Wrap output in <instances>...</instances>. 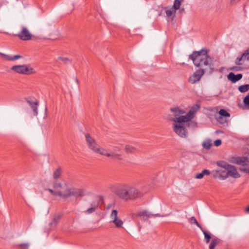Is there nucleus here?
Returning <instances> with one entry per match:
<instances>
[{
	"label": "nucleus",
	"instance_id": "obj_1",
	"mask_svg": "<svg viewBox=\"0 0 249 249\" xmlns=\"http://www.w3.org/2000/svg\"><path fill=\"white\" fill-rule=\"evenodd\" d=\"M195 66L199 69L196 71L189 79V82L194 84L199 81L205 72L212 73L214 70L212 58L205 50L194 52L189 55Z\"/></svg>",
	"mask_w": 249,
	"mask_h": 249
},
{
	"label": "nucleus",
	"instance_id": "obj_2",
	"mask_svg": "<svg viewBox=\"0 0 249 249\" xmlns=\"http://www.w3.org/2000/svg\"><path fill=\"white\" fill-rule=\"evenodd\" d=\"M111 189L118 197L126 201L135 200L143 195V193L139 189L127 183L115 184Z\"/></svg>",
	"mask_w": 249,
	"mask_h": 249
},
{
	"label": "nucleus",
	"instance_id": "obj_3",
	"mask_svg": "<svg viewBox=\"0 0 249 249\" xmlns=\"http://www.w3.org/2000/svg\"><path fill=\"white\" fill-rule=\"evenodd\" d=\"M85 138L87 146L92 151L106 157L112 156L116 158L118 156L113 153H109L107 149L100 147L90 134L85 133Z\"/></svg>",
	"mask_w": 249,
	"mask_h": 249
},
{
	"label": "nucleus",
	"instance_id": "obj_4",
	"mask_svg": "<svg viewBox=\"0 0 249 249\" xmlns=\"http://www.w3.org/2000/svg\"><path fill=\"white\" fill-rule=\"evenodd\" d=\"M178 117L171 118L170 120L174 122L172 127L173 131L179 137L186 138L188 136V131L186 129L185 124L188 122L178 121Z\"/></svg>",
	"mask_w": 249,
	"mask_h": 249
},
{
	"label": "nucleus",
	"instance_id": "obj_5",
	"mask_svg": "<svg viewBox=\"0 0 249 249\" xmlns=\"http://www.w3.org/2000/svg\"><path fill=\"white\" fill-rule=\"evenodd\" d=\"M217 165L226 170V172L225 171H222L221 172L220 176L223 178H226L228 176H231L234 178H238L240 177L236 169L233 166L223 161L217 162Z\"/></svg>",
	"mask_w": 249,
	"mask_h": 249
},
{
	"label": "nucleus",
	"instance_id": "obj_6",
	"mask_svg": "<svg viewBox=\"0 0 249 249\" xmlns=\"http://www.w3.org/2000/svg\"><path fill=\"white\" fill-rule=\"evenodd\" d=\"M11 70L18 74L23 75H31L36 72L33 68L25 64L13 66L11 68Z\"/></svg>",
	"mask_w": 249,
	"mask_h": 249
},
{
	"label": "nucleus",
	"instance_id": "obj_7",
	"mask_svg": "<svg viewBox=\"0 0 249 249\" xmlns=\"http://www.w3.org/2000/svg\"><path fill=\"white\" fill-rule=\"evenodd\" d=\"M53 188L57 189L58 196L63 198H68L70 197L71 187H69L66 183L62 184L60 182L54 183Z\"/></svg>",
	"mask_w": 249,
	"mask_h": 249
},
{
	"label": "nucleus",
	"instance_id": "obj_8",
	"mask_svg": "<svg viewBox=\"0 0 249 249\" xmlns=\"http://www.w3.org/2000/svg\"><path fill=\"white\" fill-rule=\"evenodd\" d=\"M200 108V106L198 104H195L192 106L189 111L184 116H181L179 117L178 121L181 122H190L192 119L194 118L196 112Z\"/></svg>",
	"mask_w": 249,
	"mask_h": 249
},
{
	"label": "nucleus",
	"instance_id": "obj_9",
	"mask_svg": "<svg viewBox=\"0 0 249 249\" xmlns=\"http://www.w3.org/2000/svg\"><path fill=\"white\" fill-rule=\"evenodd\" d=\"M237 162L241 165L240 168L241 171L249 174V153L246 157L239 158Z\"/></svg>",
	"mask_w": 249,
	"mask_h": 249
},
{
	"label": "nucleus",
	"instance_id": "obj_10",
	"mask_svg": "<svg viewBox=\"0 0 249 249\" xmlns=\"http://www.w3.org/2000/svg\"><path fill=\"white\" fill-rule=\"evenodd\" d=\"M110 218L111 219L110 222L113 223L117 228H123L124 222L118 217V211L116 210H112Z\"/></svg>",
	"mask_w": 249,
	"mask_h": 249
},
{
	"label": "nucleus",
	"instance_id": "obj_11",
	"mask_svg": "<svg viewBox=\"0 0 249 249\" xmlns=\"http://www.w3.org/2000/svg\"><path fill=\"white\" fill-rule=\"evenodd\" d=\"M16 36L23 41H27L31 39L32 36L29 30L25 26H22L20 32Z\"/></svg>",
	"mask_w": 249,
	"mask_h": 249
},
{
	"label": "nucleus",
	"instance_id": "obj_12",
	"mask_svg": "<svg viewBox=\"0 0 249 249\" xmlns=\"http://www.w3.org/2000/svg\"><path fill=\"white\" fill-rule=\"evenodd\" d=\"M249 61V49L244 51L242 54L238 56L234 61L238 66L243 65L246 61Z\"/></svg>",
	"mask_w": 249,
	"mask_h": 249
},
{
	"label": "nucleus",
	"instance_id": "obj_13",
	"mask_svg": "<svg viewBox=\"0 0 249 249\" xmlns=\"http://www.w3.org/2000/svg\"><path fill=\"white\" fill-rule=\"evenodd\" d=\"M25 100L33 109L34 115L37 116L38 114V102L37 100L35 98L28 97L26 98Z\"/></svg>",
	"mask_w": 249,
	"mask_h": 249
},
{
	"label": "nucleus",
	"instance_id": "obj_14",
	"mask_svg": "<svg viewBox=\"0 0 249 249\" xmlns=\"http://www.w3.org/2000/svg\"><path fill=\"white\" fill-rule=\"evenodd\" d=\"M219 116L217 117V121L221 124L227 123V118L230 117V114L226 110L221 109L218 111Z\"/></svg>",
	"mask_w": 249,
	"mask_h": 249
},
{
	"label": "nucleus",
	"instance_id": "obj_15",
	"mask_svg": "<svg viewBox=\"0 0 249 249\" xmlns=\"http://www.w3.org/2000/svg\"><path fill=\"white\" fill-rule=\"evenodd\" d=\"M70 197L73 196L76 197H82L85 195V190L80 188H71Z\"/></svg>",
	"mask_w": 249,
	"mask_h": 249
},
{
	"label": "nucleus",
	"instance_id": "obj_16",
	"mask_svg": "<svg viewBox=\"0 0 249 249\" xmlns=\"http://www.w3.org/2000/svg\"><path fill=\"white\" fill-rule=\"evenodd\" d=\"M121 149H122V148L120 146H116L113 147V149L112 150H111L110 151H109V150H107L109 153H113L116 155H118L117 156V157H116H116L115 158V157H113L112 156H109L108 157L110 158L111 159H114V160H122V155L119 153L121 152Z\"/></svg>",
	"mask_w": 249,
	"mask_h": 249
},
{
	"label": "nucleus",
	"instance_id": "obj_17",
	"mask_svg": "<svg viewBox=\"0 0 249 249\" xmlns=\"http://www.w3.org/2000/svg\"><path fill=\"white\" fill-rule=\"evenodd\" d=\"M61 217L62 214L60 213L55 214L53 216L51 221L49 223V226L51 228H53L56 226Z\"/></svg>",
	"mask_w": 249,
	"mask_h": 249
},
{
	"label": "nucleus",
	"instance_id": "obj_18",
	"mask_svg": "<svg viewBox=\"0 0 249 249\" xmlns=\"http://www.w3.org/2000/svg\"><path fill=\"white\" fill-rule=\"evenodd\" d=\"M137 216L141 217L143 220H146L151 216H160V214H152L146 211L140 212L137 213Z\"/></svg>",
	"mask_w": 249,
	"mask_h": 249
},
{
	"label": "nucleus",
	"instance_id": "obj_19",
	"mask_svg": "<svg viewBox=\"0 0 249 249\" xmlns=\"http://www.w3.org/2000/svg\"><path fill=\"white\" fill-rule=\"evenodd\" d=\"M242 78V74L240 73L234 74L232 72H230L228 75V79L231 81L232 83H235Z\"/></svg>",
	"mask_w": 249,
	"mask_h": 249
},
{
	"label": "nucleus",
	"instance_id": "obj_20",
	"mask_svg": "<svg viewBox=\"0 0 249 249\" xmlns=\"http://www.w3.org/2000/svg\"><path fill=\"white\" fill-rule=\"evenodd\" d=\"M170 110L173 112L174 115V118H177L182 116L181 115L185 113V111L183 109L179 108L178 107H172L170 108Z\"/></svg>",
	"mask_w": 249,
	"mask_h": 249
},
{
	"label": "nucleus",
	"instance_id": "obj_21",
	"mask_svg": "<svg viewBox=\"0 0 249 249\" xmlns=\"http://www.w3.org/2000/svg\"><path fill=\"white\" fill-rule=\"evenodd\" d=\"M98 207V204L95 202H93L90 204V207L85 212V213L86 214H91L96 211Z\"/></svg>",
	"mask_w": 249,
	"mask_h": 249
},
{
	"label": "nucleus",
	"instance_id": "obj_22",
	"mask_svg": "<svg viewBox=\"0 0 249 249\" xmlns=\"http://www.w3.org/2000/svg\"><path fill=\"white\" fill-rule=\"evenodd\" d=\"M62 173V168L60 167L56 168L53 172V179H58L61 176Z\"/></svg>",
	"mask_w": 249,
	"mask_h": 249
},
{
	"label": "nucleus",
	"instance_id": "obj_23",
	"mask_svg": "<svg viewBox=\"0 0 249 249\" xmlns=\"http://www.w3.org/2000/svg\"><path fill=\"white\" fill-rule=\"evenodd\" d=\"M210 174L211 172L209 170L204 169L201 173L196 174L195 176V178L201 179L205 175H209Z\"/></svg>",
	"mask_w": 249,
	"mask_h": 249
},
{
	"label": "nucleus",
	"instance_id": "obj_24",
	"mask_svg": "<svg viewBox=\"0 0 249 249\" xmlns=\"http://www.w3.org/2000/svg\"><path fill=\"white\" fill-rule=\"evenodd\" d=\"M221 242V240L219 238H213L210 244L209 245V249H214L215 246L220 244Z\"/></svg>",
	"mask_w": 249,
	"mask_h": 249
},
{
	"label": "nucleus",
	"instance_id": "obj_25",
	"mask_svg": "<svg viewBox=\"0 0 249 249\" xmlns=\"http://www.w3.org/2000/svg\"><path fill=\"white\" fill-rule=\"evenodd\" d=\"M124 150L127 153H133L136 151V148L131 145H126Z\"/></svg>",
	"mask_w": 249,
	"mask_h": 249
},
{
	"label": "nucleus",
	"instance_id": "obj_26",
	"mask_svg": "<svg viewBox=\"0 0 249 249\" xmlns=\"http://www.w3.org/2000/svg\"><path fill=\"white\" fill-rule=\"evenodd\" d=\"M202 146L207 150L210 149L212 146V141L210 139H207L202 143Z\"/></svg>",
	"mask_w": 249,
	"mask_h": 249
},
{
	"label": "nucleus",
	"instance_id": "obj_27",
	"mask_svg": "<svg viewBox=\"0 0 249 249\" xmlns=\"http://www.w3.org/2000/svg\"><path fill=\"white\" fill-rule=\"evenodd\" d=\"M204 235V241L205 242L208 244L210 242V239L211 238V235L208 233L203 228V230H201Z\"/></svg>",
	"mask_w": 249,
	"mask_h": 249
},
{
	"label": "nucleus",
	"instance_id": "obj_28",
	"mask_svg": "<svg viewBox=\"0 0 249 249\" xmlns=\"http://www.w3.org/2000/svg\"><path fill=\"white\" fill-rule=\"evenodd\" d=\"M189 221L191 224H195L201 230H203V227L200 224H199V223L194 216L190 217L189 219Z\"/></svg>",
	"mask_w": 249,
	"mask_h": 249
},
{
	"label": "nucleus",
	"instance_id": "obj_29",
	"mask_svg": "<svg viewBox=\"0 0 249 249\" xmlns=\"http://www.w3.org/2000/svg\"><path fill=\"white\" fill-rule=\"evenodd\" d=\"M30 244L28 243H24L18 244L16 245V247L18 249H28L29 248Z\"/></svg>",
	"mask_w": 249,
	"mask_h": 249
},
{
	"label": "nucleus",
	"instance_id": "obj_30",
	"mask_svg": "<svg viewBox=\"0 0 249 249\" xmlns=\"http://www.w3.org/2000/svg\"><path fill=\"white\" fill-rule=\"evenodd\" d=\"M238 89L242 93L245 92L249 90V84L241 85L239 87Z\"/></svg>",
	"mask_w": 249,
	"mask_h": 249
},
{
	"label": "nucleus",
	"instance_id": "obj_31",
	"mask_svg": "<svg viewBox=\"0 0 249 249\" xmlns=\"http://www.w3.org/2000/svg\"><path fill=\"white\" fill-rule=\"evenodd\" d=\"M165 13L167 17H170L172 16L173 14H175L176 11L172 8L168 9L167 8H165Z\"/></svg>",
	"mask_w": 249,
	"mask_h": 249
},
{
	"label": "nucleus",
	"instance_id": "obj_32",
	"mask_svg": "<svg viewBox=\"0 0 249 249\" xmlns=\"http://www.w3.org/2000/svg\"><path fill=\"white\" fill-rule=\"evenodd\" d=\"M181 0H175L174 2L173 8L176 11L179 9L181 5Z\"/></svg>",
	"mask_w": 249,
	"mask_h": 249
},
{
	"label": "nucleus",
	"instance_id": "obj_33",
	"mask_svg": "<svg viewBox=\"0 0 249 249\" xmlns=\"http://www.w3.org/2000/svg\"><path fill=\"white\" fill-rule=\"evenodd\" d=\"M0 55L4 60L6 61H12V56L0 53Z\"/></svg>",
	"mask_w": 249,
	"mask_h": 249
},
{
	"label": "nucleus",
	"instance_id": "obj_34",
	"mask_svg": "<svg viewBox=\"0 0 249 249\" xmlns=\"http://www.w3.org/2000/svg\"><path fill=\"white\" fill-rule=\"evenodd\" d=\"M58 60L62 62L64 64H68L71 63V60L67 57H58Z\"/></svg>",
	"mask_w": 249,
	"mask_h": 249
},
{
	"label": "nucleus",
	"instance_id": "obj_35",
	"mask_svg": "<svg viewBox=\"0 0 249 249\" xmlns=\"http://www.w3.org/2000/svg\"><path fill=\"white\" fill-rule=\"evenodd\" d=\"M46 190H48L52 195L54 196H58V192L56 188H54V190L52 189H47Z\"/></svg>",
	"mask_w": 249,
	"mask_h": 249
},
{
	"label": "nucleus",
	"instance_id": "obj_36",
	"mask_svg": "<svg viewBox=\"0 0 249 249\" xmlns=\"http://www.w3.org/2000/svg\"><path fill=\"white\" fill-rule=\"evenodd\" d=\"M244 103L246 106H249V94L247 95L243 100Z\"/></svg>",
	"mask_w": 249,
	"mask_h": 249
},
{
	"label": "nucleus",
	"instance_id": "obj_37",
	"mask_svg": "<svg viewBox=\"0 0 249 249\" xmlns=\"http://www.w3.org/2000/svg\"><path fill=\"white\" fill-rule=\"evenodd\" d=\"M22 57V56L21 55H18V54L12 56V61L20 59Z\"/></svg>",
	"mask_w": 249,
	"mask_h": 249
},
{
	"label": "nucleus",
	"instance_id": "obj_38",
	"mask_svg": "<svg viewBox=\"0 0 249 249\" xmlns=\"http://www.w3.org/2000/svg\"><path fill=\"white\" fill-rule=\"evenodd\" d=\"M222 142L221 140H216L214 142V144L216 146H218L221 144Z\"/></svg>",
	"mask_w": 249,
	"mask_h": 249
},
{
	"label": "nucleus",
	"instance_id": "obj_39",
	"mask_svg": "<svg viewBox=\"0 0 249 249\" xmlns=\"http://www.w3.org/2000/svg\"><path fill=\"white\" fill-rule=\"evenodd\" d=\"M230 70L233 71H238L241 70V68L239 66H234L231 68Z\"/></svg>",
	"mask_w": 249,
	"mask_h": 249
},
{
	"label": "nucleus",
	"instance_id": "obj_40",
	"mask_svg": "<svg viewBox=\"0 0 249 249\" xmlns=\"http://www.w3.org/2000/svg\"><path fill=\"white\" fill-rule=\"evenodd\" d=\"M240 0H230V2L232 4H236Z\"/></svg>",
	"mask_w": 249,
	"mask_h": 249
},
{
	"label": "nucleus",
	"instance_id": "obj_41",
	"mask_svg": "<svg viewBox=\"0 0 249 249\" xmlns=\"http://www.w3.org/2000/svg\"><path fill=\"white\" fill-rule=\"evenodd\" d=\"M246 211L247 213H249V206L246 209Z\"/></svg>",
	"mask_w": 249,
	"mask_h": 249
},
{
	"label": "nucleus",
	"instance_id": "obj_42",
	"mask_svg": "<svg viewBox=\"0 0 249 249\" xmlns=\"http://www.w3.org/2000/svg\"><path fill=\"white\" fill-rule=\"evenodd\" d=\"M75 81H76V82H77V83H78V80L77 79H75Z\"/></svg>",
	"mask_w": 249,
	"mask_h": 249
}]
</instances>
